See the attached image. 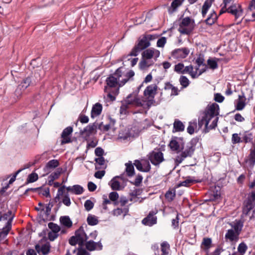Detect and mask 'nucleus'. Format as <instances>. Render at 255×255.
Segmentation results:
<instances>
[{
  "label": "nucleus",
  "instance_id": "obj_1",
  "mask_svg": "<svg viewBox=\"0 0 255 255\" xmlns=\"http://www.w3.org/2000/svg\"><path fill=\"white\" fill-rule=\"evenodd\" d=\"M122 67L118 68L113 74H110L107 78L104 91H108V90L116 88L115 94H118L119 88L123 86L134 76L133 71L130 70L125 74L122 71Z\"/></svg>",
  "mask_w": 255,
  "mask_h": 255
},
{
  "label": "nucleus",
  "instance_id": "obj_2",
  "mask_svg": "<svg viewBox=\"0 0 255 255\" xmlns=\"http://www.w3.org/2000/svg\"><path fill=\"white\" fill-rule=\"evenodd\" d=\"M219 106L216 103L208 105L202 113L203 116L198 119L199 127L205 125V132L215 128L219 120Z\"/></svg>",
  "mask_w": 255,
  "mask_h": 255
},
{
  "label": "nucleus",
  "instance_id": "obj_3",
  "mask_svg": "<svg viewBox=\"0 0 255 255\" xmlns=\"http://www.w3.org/2000/svg\"><path fill=\"white\" fill-rule=\"evenodd\" d=\"M219 106L216 103L208 105L202 113L203 116L198 119L199 127L205 125V132L215 128L219 120Z\"/></svg>",
  "mask_w": 255,
  "mask_h": 255
},
{
  "label": "nucleus",
  "instance_id": "obj_4",
  "mask_svg": "<svg viewBox=\"0 0 255 255\" xmlns=\"http://www.w3.org/2000/svg\"><path fill=\"white\" fill-rule=\"evenodd\" d=\"M199 141L197 137L193 138L185 145H182L181 152L175 158L176 162L181 163L186 158L191 157L193 155L197 143Z\"/></svg>",
  "mask_w": 255,
  "mask_h": 255
},
{
  "label": "nucleus",
  "instance_id": "obj_5",
  "mask_svg": "<svg viewBox=\"0 0 255 255\" xmlns=\"http://www.w3.org/2000/svg\"><path fill=\"white\" fill-rule=\"evenodd\" d=\"M88 239V236L86 234L83 226L75 231L74 236H72L69 240V243L71 246L77 244L79 247H83L85 242Z\"/></svg>",
  "mask_w": 255,
  "mask_h": 255
},
{
  "label": "nucleus",
  "instance_id": "obj_6",
  "mask_svg": "<svg viewBox=\"0 0 255 255\" xmlns=\"http://www.w3.org/2000/svg\"><path fill=\"white\" fill-rule=\"evenodd\" d=\"M194 20L188 16L183 18L179 24L178 30L182 34L189 35L194 29Z\"/></svg>",
  "mask_w": 255,
  "mask_h": 255
},
{
  "label": "nucleus",
  "instance_id": "obj_7",
  "mask_svg": "<svg viewBox=\"0 0 255 255\" xmlns=\"http://www.w3.org/2000/svg\"><path fill=\"white\" fill-rule=\"evenodd\" d=\"M150 45V42L147 41L145 36L143 35L138 38L137 43L133 47L128 56H136L140 51L145 49Z\"/></svg>",
  "mask_w": 255,
  "mask_h": 255
},
{
  "label": "nucleus",
  "instance_id": "obj_8",
  "mask_svg": "<svg viewBox=\"0 0 255 255\" xmlns=\"http://www.w3.org/2000/svg\"><path fill=\"white\" fill-rule=\"evenodd\" d=\"M148 159L151 163L155 166H159L164 160L163 153L159 149H154V150L150 152Z\"/></svg>",
  "mask_w": 255,
  "mask_h": 255
},
{
  "label": "nucleus",
  "instance_id": "obj_9",
  "mask_svg": "<svg viewBox=\"0 0 255 255\" xmlns=\"http://www.w3.org/2000/svg\"><path fill=\"white\" fill-rule=\"evenodd\" d=\"M158 213V210L155 209L154 210L150 211L146 217L141 221L143 225L149 227H151L157 223V218L156 215Z\"/></svg>",
  "mask_w": 255,
  "mask_h": 255
},
{
  "label": "nucleus",
  "instance_id": "obj_10",
  "mask_svg": "<svg viewBox=\"0 0 255 255\" xmlns=\"http://www.w3.org/2000/svg\"><path fill=\"white\" fill-rule=\"evenodd\" d=\"M31 84V80L30 77H28L23 79L22 81L18 85L15 91V95L17 97H20L27 88H28Z\"/></svg>",
  "mask_w": 255,
  "mask_h": 255
},
{
  "label": "nucleus",
  "instance_id": "obj_11",
  "mask_svg": "<svg viewBox=\"0 0 255 255\" xmlns=\"http://www.w3.org/2000/svg\"><path fill=\"white\" fill-rule=\"evenodd\" d=\"M228 10L229 13L235 16L236 20L240 18L243 14V9L239 3H233L228 7Z\"/></svg>",
  "mask_w": 255,
  "mask_h": 255
},
{
  "label": "nucleus",
  "instance_id": "obj_12",
  "mask_svg": "<svg viewBox=\"0 0 255 255\" xmlns=\"http://www.w3.org/2000/svg\"><path fill=\"white\" fill-rule=\"evenodd\" d=\"M190 52L187 48H182L174 49L171 53L172 56L176 59H182L186 58Z\"/></svg>",
  "mask_w": 255,
  "mask_h": 255
},
{
  "label": "nucleus",
  "instance_id": "obj_13",
  "mask_svg": "<svg viewBox=\"0 0 255 255\" xmlns=\"http://www.w3.org/2000/svg\"><path fill=\"white\" fill-rule=\"evenodd\" d=\"M96 128H98L97 124L96 123L92 124H89L86 127L81 129L80 131L81 135L85 136V137H89L92 134L96 131Z\"/></svg>",
  "mask_w": 255,
  "mask_h": 255
},
{
  "label": "nucleus",
  "instance_id": "obj_14",
  "mask_svg": "<svg viewBox=\"0 0 255 255\" xmlns=\"http://www.w3.org/2000/svg\"><path fill=\"white\" fill-rule=\"evenodd\" d=\"M73 132V128L72 127H68L65 128L62 131L61 134V144L62 145L70 143L71 142V139L69 136Z\"/></svg>",
  "mask_w": 255,
  "mask_h": 255
},
{
  "label": "nucleus",
  "instance_id": "obj_15",
  "mask_svg": "<svg viewBox=\"0 0 255 255\" xmlns=\"http://www.w3.org/2000/svg\"><path fill=\"white\" fill-rule=\"evenodd\" d=\"M240 234L235 232L233 229H229L227 231L225 236V240L230 242H237L239 240Z\"/></svg>",
  "mask_w": 255,
  "mask_h": 255
},
{
  "label": "nucleus",
  "instance_id": "obj_16",
  "mask_svg": "<svg viewBox=\"0 0 255 255\" xmlns=\"http://www.w3.org/2000/svg\"><path fill=\"white\" fill-rule=\"evenodd\" d=\"M132 97V94H130L127 97L125 103L127 105H133L136 107H144V103H143L136 95H134L133 100L131 101L129 100V98Z\"/></svg>",
  "mask_w": 255,
  "mask_h": 255
},
{
  "label": "nucleus",
  "instance_id": "obj_17",
  "mask_svg": "<svg viewBox=\"0 0 255 255\" xmlns=\"http://www.w3.org/2000/svg\"><path fill=\"white\" fill-rule=\"evenodd\" d=\"M158 87L156 84H151L148 86L144 91V95L147 97L154 98L157 94Z\"/></svg>",
  "mask_w": 255,
  "mask_h": 255
},
{
  "label": "nucleus",
  "instance_id": "obj_18",
  "mask_svg": "<svg viewBox=\"0 0 255 255\" xmlns=\"http://www.w3.org/2000/svg\"><path fill=\"white\" fill-rule=\"evenodd\" d=\"M13 219V216H11L6 222L4 227L3 228L2 231L0 232V241L3 240L8 234L11 228V222Z\"/></svg>",
  "mask_w": 255,
  "mask_h": 255
},
{
  "label": "nucleus",
  "instance_id": "obj_19",
  "mask_svg": "<svg viewBox=\"0 0 255 255\" xmlns=\"http://www.w3.org/2000/svg\"><path fill=\"white\" fill-rule=\"evenodd\" d=\"M133 165L135 166L136 168L141 172H148L150 170V165L148 162L145 164H142L139 160H135L133 162Z\"/></svg>",
  "mask_w": 255,
  "mask_h": 255
},
{
  "label": "nucleus",
  "instance_id": "obj_20",
  "mask_svg": "<svg viewBox=\"0 0 255 255\" xmlns=\"http://www.w3.org/2000/svg\"><path fill=\"white\" fill-rule=\"evenodd\" d=\"M246 98L244 93L242 92L241 95L238 96V99L237 100V104L235 106V109L237 111L243 110L246 105Z\"/></svg>",
  "mask_w": 255,
  "mask_h": 255
},
{
  "label": "nucleus",
  "instance_id": "obj_21",
  "mask_svg": "<svg viewBox=\"0 0 255 255\" xmlns=\"http://www.w3.org/2000/svg\"><path fill=\"white\" fill-rule=\"evenodd\" d=\"M59 165V162L57 159H52L49 161L44 168V171L47 173L51 172L54 168Z\"/></svg>",
  "mask_w": 255,
  "mask_h": 255
},
{
  "label": "nucleus",
  "instance_id": "obj_22",
  "mask_svg": "<svg viewBox=\"0 0 255 255\" xmlns=\"http://www.w3.org/2000/svg\"><path fill=\"white\" fill-rule=\"evenodd\" d=\"M255 204L251 199H248L244 201L243 208V213L245 215H248L249 212L254 208Z\"/></svg>",
  "mask_w": 255,
  "mask_h": 255
},
{
  "label": "nucleus",
  "instance_id": "obj_23",
  "mask_svg": "<svg viewBox=\"0 0 255 255\" xmlns=\"http://www.w3.org/2000/svg\"><path fill=\"white\" fill-rule=\"evenodd\" d=\"M50 245L49 243L42 245L41 246L38 244L36 245L35 246L36 252L38 253L41 252L43 255H47L50 252Z\"/></svg>",
  "mask_w": 255,
  "mask_h": 255
},
{
  "label": "nucleus",
  "instance_id": "obj_24",
  "mask_svg": "<svg viewBox=\"0 0 255 255\" xmlns=\"http://www.w3.org/2000/svg\"><path fill=\"white\" fill-rule=\"evenodd\" d=\"M103 107L102 105L97 103L93 105L91 113V117L92 118H94L98 116H99L102 111Z\"/></svg>",
  "mask_w": 255,
  "mask_h": 255
},
{
  "label": "nucleus",
  "instance_id": "obj_25",
  "mask_svg": "<svg viewBox=\"0 0 255 255\" xmlns=\"http://www.w3.org/2000/svg\"><path fill=\"white\" fill-rule=\"evenodd\" d=\"M182 139L181 138H178L177 137H174L172 138L169 142V146L171 150L179 152L180 151V144L177 141V139Z\"/></svg>",
  "mask_w": 255,
  "mask_h": 255
},
{
  "label": "nucleus",
  "instance_id": "obj_26",
  "mask_svg": "<svg viewBox=\"0 0 255 255\" xmlns=\"http://www.w3.org/2000/svg\"><path fill=\"white\" fill-rule=\"evenodd\" d=\"M196 63L197 65V67L196 68V70H199L201 66H203L204 67V68H202L200 70L199 75L202 74L203 73L206 71V69H207V66L204 63V59L203 56H200L199 57H198L196 60Z\"/></svg>",
  "mask_w": 255,
  "mask_h": 255
},
{
  "label": "nucleus",
  "instance_id": "obj_27",
  "mask_svg": "<svg viewBox=\"0 0 255 255\" xmlns=\"http://www.w3.org/2000/svg\"><path fill=\"white\" fill-rule=\"evenodd\" d=\"M230 225L234 229L233 230L240 235L244 226L243 222L241 220H236L234 224H231Z\"/></svg>",
  "mask_w": 255,
  "mask_h": 255
},
{
  "label": "nucleus",
  "instance_id": "obj_28",
  "mask_svg": "<svg viewBox=\"0 0 255 255\" xmlns=\"http://www.w3.org/2000/svg\"><path fill=\"white\" fill-rule=\"evenodd\" d=\"M66 189L68 191H70L76 195L81 194L83 192V188L79 185H75L72 187L68 186L66 187Z\"/></svg>",
  "mask_w": 255,
  "mask_h": 255
},
{
  "label": "nucleus",
  "instance_id": "obj_29",
  "mask_svg": "<svg viewBox=\"0 0 255 255\" xmlns=\"http://www.w3.org/2000/svg\"><path fill=\"white\" fill-rule=\"evenodd\" d=\"M212 239L210 238H204L201 243V248L206 252H209V250L211 247Z\"/></svg>",
  "mask_w": 255,
  "mask_h": 255
},
{
  "label": "nucleus",
  "instance_id": "obj_30",
  "mask_svg": "<svg viewBox=\"0 0 255 255\" xmlns=\"http://www.w3.org/2000/svg\"><path fill=\"white\" fill-rule=\"evenodd\" d=\"M125 171L128 177H132L135 174L134 166L131 161H129L125 164Z\"/></svg>",
  "mask_w": 255,
  "mask_h": 255
},
{
  "label": "nucleus",
  "instance_id": "obj_31",
  "mask_svg": "<svg viewBox=\"0 0 255 255\" xmlns=\"http://www.w3.org/2000/svg\"><path fill=\"white\" fill-rule=\"evenodd\" d=\"M185 126L182 122L178 120H175L173 124V132L182 131L184 130Z\"/></svg>",
  "mask_w": 255,
  "mask_h": 255
},
{
  "label": "nucleus",
  "instance_id": "obj_32",
  "mask_svg": "<svg viewBox=\"0 0 255 255\" xmlns=\"http://www.w3.org/2000/svg\"><path fill=\"white\" fill-rule=\"evenodd\" d=\"M214 0H206L204 2L202 8V15L203 17H205L207 11L211 6Z\"/></svg>",
  "mask_w": 255,
  "mask_h": 255
},
{
  "label": "nucleus",
  "instance_id": "obj_33",
  "mask_svg": "<svg viewBox=\"0 0 255 255\" xmlns=\"http://www.w3.org/2000/svg\"><path fill=\"white\" fill-rule=\"evenodd\" d=\"M123 175H121L120 176H117L113 178L111 181V186L113 190H118L120 188V183L116 180V178H119L121 179H123Z\"/></svg>",
  "mask_w": 255,
  "mask_h": 255
},
{
  "label": "nucleus",
  "instance_id": "obj_34",
  "mask_svg": "<svg viewBox=\"0 0 255 255\" xmlns=\"http://www.w3.org/2000/svg\"><path fill=\"white\" fill-rule=\"evenodd\" d=\"M217 18L218 16L217 13L214 10H213L205 20V22L208 25H212L216 22Z\"/></svg>",
  "mask_w": 255,
  "mask_h": 255
},
{
  "label": "nucleus",
  "instance_id": "obj_35",
  "mask_svg": "<svg viewBox=\"0 0 255 255\" xmlns=\"http://www.w3.org/2000/svg\"><path fill=\"white\" fill-rule=\"evenodd\" d=\"M60 223L67 228H70L72 226V222L69 216H62L60 218Z\"/></svg>",
  "mask_w": 255,
  "mask_h": 255
},
{
  "label": "nucleus",
  "instance_id": "obj_36",
  "mask_svg": "<svg viewBox=\"0 0 255 255\" xmlns=\"http://www.w3.org/2000/svg\"><path fill=\"white\" fill-rule=\"evenodd\" d=\"M153 63H154L152 61H149L148 60H147L146 59L142 58V59L141 60L139 63V66L141 69L144 70L152 66L153 64Z\"/></svg>",
  "mask_w": 255,
  "mask_h": 255
},
{
  "label": "nucleus",
  "instance_id": "obj_37",
  "mask_svg": "<svg viewBox=\"0 0 255 255\" xmlns=\"http://www.w3.org/2000/svg\"><path fill=\"white\" fill-rule=\"evenodd\" d=\"M87 222L89 225L95 226L98 224L99 220L96 216L89 214L87 218Z\"/></svg>",
  "mask_w": 255,
  "mask_h": 255
},
{
  "label": "nucleus",
  "instance_id": "obj_38",
  "mask_svg": "<svg viewBox=\"0 0 255 255\" xmlns=\"http://www.w3.org/2000/svg\"><path fill=\"white\" fill-rule=\"evenodd\" d=\"M184 0H174L171 4V6L169 9V11L173 12L175 11L177 8L180 6Z\"/></svg>",
  "mask_w": 255,
  "mask_h": 255
},
{
  "label": "nucleus",
  "instance_id": "obj_39",
  "mask_svg": "<svg viewBox=\"0 0 255 255\" xmlns=\"http://www.w3.org/2000/svg\"><path fill=\"white\" fill-rule=\"evenodd\" d=\"M153 48H149L144 50L142 53V58L149 60L153 57Z\"/></svg>",
  "mask_w": 255,
  "mask_h": 255
},
{
  "label": "nucleus",
  "instance_id": "obj_40",
  "mask_svg": "<svg viewBox=\"0 0 255 255\" xmlns=\"http://www.w3.org/2000/svg\"><path fill=\"white\" fill-rule=\"evenodd\" d=\"M170 249L169 244L167 242H163L161 244V255H168Z\"/></svg>",
  "mask_w": 255,
  "mask_h": 255
},
{
  "label": "nucleus",
  "instance_id": "obj_41",
  "mask_svg": "<svg viewBox=\"0 0 255 255\" xmlns=\"http://www.w3.org/2000/svg\"><path fill=\"white\" fill-rule=\"evenodd\" d=\"M196 181L195 180L191 179L190 177H188L186 180H185L181 182L180 183L178 184V186H185V187H188L190 185L196 183Z\"/></svg>",
  "mask_w": 255,
  "mask_h": 255
},
{
  "label": "nucleus",
  "instance_id": "obj_42",
  "mask_svg": "<svg viewBox=\"0 0 255 255\" xmlns=\"http://www.w3.org/2000/svg\"><path fill=\"white\" fill-rule=\"evenodd\" d=\"M237 249L241 255H244L248 250V246L245 243L242 242L239 245Z\"/></svg>",
  "mask_w": 255,
  "mask_h": 255
},
{
  "label": "nucleus",
  "instance_id": "obj_43",
  "mask_svg": "<svg viewBox=\"0 0 255 255\" xmlns=\"http://www.w3.org/2000/svg\"><path fill=\"white\" fill-rule=\"evenodd\" d=\"M63 172V169L62 168H58L54 172L52 173L49 176V178H52L53 180L58 179L61 174Z\"/></svg>",
  "mask_w": 255,
  "mask_h": 255
},
{
  "label": "nucleus",
  "instance_id": "obj_44",
  "mask_svg": "<svg viewBox=\"0 0 255 255\" xmlns=\"http://www.w3.org/2000/svg\"><path fill=\"white\" fill-rule=\"evenodd\" d=\"M197 127V122L196 121L193 122H190L189 123V126L187 128V131L190 134L194 133L195 131V128Z\"/></svg>",
  "mask_w": 255,
  "mask_h": 255
},
{
  "label": "nucleus",
  "instance_id": "obj_45",
  "mask_svg": "<svg viewBox=\"0 0 255 255\" xmlns=\"http://www.w3.org/2000/svg\"><path fill=\"white\" fill-rule=\"evenodd\" d=\"M84 245H85L86 249L89 251H93L96 249V242L93 241L86 242Z\"/></svg>",
  "mask_w": 255,
  "mask_h": 255
},
{
  "label": "nucleus",
  "instance_id": "obj_46",
  "mask_svg": "<svg viewBox=\"0 0 255 255\" xmlns=\"http://www.w3.org/2000/svg\"><path fill=\"white\" fill-rule=\"evenodd\" d=\"M193 70V67L191 65H190L189 66H186L184 68V69L182 70V71L181 72V74H185V73H189L191 74V75L192 76V77L193 78H195L196 77L195 76H196L197 72H196L195 74L193 73V72H192Z\"/></svg>",
  "mask_w": 255,
  "mask_h": 255
},
{
  "label": "nucleus",
  "instance_id": "obj_47",
  "mask_svg": "<svg viewBox=\"0 0 255 255\" xmlns=\"http://www.w3.org/2000/svg\"><path fill=\"white\" fill-rule=\"evenodd\" d=\"M97 126L98 128L103 132H105L109 131L111 128V127L110 126V124H109V123L108 124L104 125L103 122H101L99 124H97Z\"/></svg>",
  "mask_w": 255,
  "mask_h": 255
},
{
  "label": "nucleus",
  "instance_id": "obj_48",
  "mask_svg": "<svg viewBox=\"0 0 255 255\" xmlns=\"http://www.w3.org/2000/svg\"><path fill=\"white\" fill-rule=\"evenodd\" d=\"M48 228L51 230V232L58 233L60 230V228L56 224L53 222H50L48 224Z\"/></svg>",
  "mask_w": 255,
  "mask_h": 255
},
{
  "label": "nucleus",
  "instance_id": "obj_49",
  "mask_svg": "<svg viewBox=\"0 0 255 255\" xmlns=\"http://www.w3.org/2000/svg\"><path fill=\"white\" fill-rule=\"evenodd\" d=\"M207 64L209 68L212 70L216 69L218 68V63L216 60L209 59L207 60Z\"/></svg>",
  "mask_w": 255,
  "mask_h": 255
},
{
  "label": "nucleus",
  "instance_id": "obj_50",
  "mask_svg": "<svg viewBox=\"0 0 255 255\" xmlns=\"http://www.w3.org/2000/svg\"><path fill=\"white\" fill-rule=\"evenodd\" d=\"M38 178V176L37 173L32 172L30 174L27 178V183H32L36 181Z\"/></svg>",
  "mask_w": 255,
  "mask_h": 255
},
{
  "label": "nucleus",
  "instance_id": "obj_51",
  "mask_svg": "<svg viewBox=\"0 0 255 255\" xmlns=\"http://www.w3.org/2000/svg\"><path fill=\"white\" fill-rule=\"evenodd\" d=\"M180 84L183 88H186L189 84L188 79L184 76H181L179 79Z\"/></svg>",
  "mask_w": 255,
  "mask_h": 255
},
{
  "label": "nucleus",
  "instance_id": "obj_52",
  "mask_svg": "<svg viewBox=\"0 0 255 255\" xmlns=\"http://www.w3.org/2000/svg\"><path fill=\"white\" fill-rule=\"evenodd\" d=\"M232 142L233 144H236L243 142L241 138L238 133H233L232 136Z\"/></svg>",
  "mask_w": 255,
  "mask_h": 255
},
{
  "label": "nucleus",
  "instance_id": "obj_53",
  "mask_svg": "<svg viewBox=\"0 0 255 255\" xmlns=\"http://www.w3.org/2000/svg\"><path fill=\"white\" fill-rule=\"evenodd\" d=\"M142 179L143 177L142 175L139 174L137 175L134 182L130 181V182L132 185H134L136 186H139L141 183L142 182Z\"/></svg>",
  "mask_w": 255,
  "mask_h": 255
},
{
  "label": "nucleus",
  "instance_id": "obj_54",
  "mask_svg": "<svg viewBox=\"0 0 255 255\" xmlns=\"http://www.w3.org/2000/svg\"><path fill=\"white\" fill-rule=\"evenodd\" d=\"M146 97V100L143 102V103H144V107L146 106L148 108H149L155 102L154 98H152V97Z\"/></svg>",
  "mask_w": 255,
  "mask_h": 255
},
{
  "label": "nucleus",
  "instance_id": "obj_55",
  "mask_svg": "<svg viewBox=\"0 0 255 255\" xmlns=\"http://www.w3.org/2000/svg\"><path fill=\"white\" fill-rule=\"evenodd\" d=\"M165 198L169 201H172L175 197V191L172 192L171 190H168L165 195Z\"/></svg>",
  "mask_w": 255,
  "mask_h": 255
},
{
  "label": "nucleus",
  "instance_id": "obj_56",
  "mask_svg": "<svg viewBox=\"0 0 255 255\" xmlns=\"http://www.w3.org/2000/svg\"><path fill=\"white\" fill-rule=\"evenodd\" d=\"M84 207L86 210L89 211L93 208L94 203L90 200H87L84 203Z\"/></svg>",
  "mask_w": 255,
  "mask_h": 255
},
{
  "label": "nucleus",
  "instance_id": "obj_57",
  "mask_svg": "<svg viewBox=\"0 0 255 255\" xmlns=\"http://www.w3.org/2000/svg\"><path fill=\"white\" fill-rule=\"evenodd\" d=\"M166 43V38L162 37L157 41V46L159 47H163Z\"/></svg>",
  "mask_w": 255,
  "mask_h": 255
},
{
  "label": "nucleus",
  "instance_id": "obj_58",
  "mask_svg": "<svg viewBox=\"0 0 255 255\" xmlns=\"http://www.w3.org/2000/svg\"><path fill=\"white\" fill-rule=\"evenodd\" d=\"M13 216V217H14V214H12V212L11 211H8L7 213L3 214L2 216H0V218H1V220H9V219L11 217Z\"/></svg>",
  "mask_w": 255,
  "mask_h": 255
},
{
  "label": "nucleus",
  "instance_id": "obj_59",
  "mask_svg": "<svg viewBox=\"0 0 255 255\" xmlns=\"http://www.w3.org/2000/svg\"><path fill=\"white\" fill-rule=\"evenodd\" d=\"M62 203L66 206H70L71 203L70 197L68 194H66L64 195V196L62 199Z\"/></svg>",
  "mask_w": 255,
  "mask_h": 255
},
{
  "label": "nucleus",
  "instance_id": "obj_60",
  "mask_svg": "<svg viewBox=\"0 0 255 255\" xmlns=\"http://www.w3.org/2000/svg\"><path fill=\"white\" fill-rule=\"evenodd\" d=\"M184 66L183 63H179L175 65L174 71L177 73H181V72L184 69Z\"/></svg>",
  "mask_w": 255,
  "mask_h": 255
},
{
  "label": "nucleus",
  "instance_id": "obj_61",
  "mask_svg": "<svg viewBox=\"0 0 255 255\" xmlns=\"http://www.w3.org/2000/svg\"><path fill=\"white\" fill-rule=\"evenodd\" d=\"M252 139H253L252 134L248 133V134L244 135L242 140H243V142H244L245 143H247L251 142Z\"/></svg>",
  "mask_w": 255,
  "mask_h": 255
},
{
  "label": "nucleus",
  "instance_id": "obj_62",
  "mask_svg": "<svg viewBox=\"0 0 255 255\" xmlns=\"http://www.w3.org/2000/svg\"><path fill=\"white\" fill-rule=\"evenodd\" d=\"M225 98L220 93H216L214 95V100L218 103H222Z\"/></svg>",
  "mask_w": 255,
  "mask_h": 255
},
{
  "label": "nucleus",
  "instance_id": "obj_63",
  "mask_svg": "<svg viewBox=\"0 0 255 255\" xmlns=\"http://www.w3.org/2000/svg\"><path fill=\"white\" fill-rule=\"evenodd\" d=\"M77 251V255H90V253L82 247H79Z\"/></svg>",
  "mask_w": 255,
  "mask_h": 255
},
{
  "label": "nucleus",
  "instance_id": "obj_64",
  "mask_svg": "<svg viewBox=\"0 0 255 255\" xmlns=\"http://www.w3.org/2000/svg\"><path fill=\"white\" fill-rule=\"evenodd\" d=\"M109 198L112 201H116L119 198V194L116 192H112L110 193Z\"/></svg>",
  "mask_w": 255,
  "mask_h": 255
}]
</instances>
